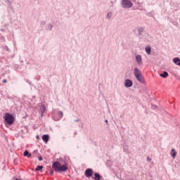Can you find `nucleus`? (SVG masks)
Instances as JSON below:
<instances>
[{"instance_id":"8","label":"nucleus","mask_w":180,"mask_h":180,"mask_svg":"<svg viewBox=\"0 0 180 180\" xmlns=\"http://www.w3.org/2000/svg\"><path fill=\"white\" fill-rule=\"evenodd\" d=\"M42 140L44 143H49V140H50V136L47 134L42 136Z\"/></svg>"},{"instance_id":"32","label":"nucleus","mask_w":180,"mask_h":180,"mask_svg":"<svg viewBox=\"0 0 180 180\" xmlns=\"http://www.w3.org/2000/svg\"><path fill=\"white\" fill-rule=\"evenodd\" d=\"M51 27H52L51 26Z\"/></svg>"},{"instance_id":"19","label":"nucleus","mask_w":180,"mask_h":180,"mask_svg":"<svg viewBox=\"0 0 180 180\" xmlns=\"http://www.w3.org/2000/svg\"><path fill=\"white\" fill-rule=\"evenodd\" d=\"M107 18H108V19H110V18H112V13H108L107 14Z\"/></svg>"},{"instance_id":"5","label":"nucleus","mask_w":180,"mask_h":180,"mask_svg":"<svg viewBox=\"0 0 180 180\" xmlns=\"http://www.w3.org/2000/svg\"><path fill=\"white\" fill-rule=\"evenodd\" d=\"M124 86L125 88H131V86H133V82L129 79H126Z\"/></svg>"},{"instance_id":"26","label":"nucleus","mask_w":180,"mask_h":180,"mask_svg":"<svg viewBox=\"0 0 180 180\" xmlns=\"http://www.w3.org/2000/svg\"><path fill=\"white\" fill-rule=\"evenodd\" d=\"M75 122H79V120H76Z\"/></svg>"},{"instance_id":"18","label":"nucleus","mask_w":180,"mask_h":180,"mask_svg":"<svg viewBox=\"0 0 180 180\" xmlns=\"http://www.w3.org/2000/svg\"><path fill=\"white\" fill-rule=\"evenodd\" d=\"M58 115L59 119H61V117H63V112L61 111H59Z\"/></svg>"},{"instance_id":"7","label":"nucleus","mask_w":180,"mask_h":180,"mask_svg":"<svg viewBox=\"0 0 180 180\" xmlns=\"http://www.w3.org/2000/svg\"><path fill=\"white\" fill-rule=\"evenodd\" d=\"M136 60L139 65H141L143 64V59L141 58V55H137L136 56Z\"/></svg>"},{"instance_id":"24","label":"nucleus","mask_w":180,"mask_h":180,"mask_svg":"<svg viewBox=\"0 0 180 180\" xmlns=\"http://www.w3.org/2000/svg\"><path fill=\"white\" fill-rule=\"evenodd\" d=\"M147 160L148 161H151V159L149 157L147 158Z\"/></svg>"},{"instance_id":"3","label":"nucleus","mask_w":180,"mask_h":180,"mask_svg":"<svg viewBox=\"0 0 180 180\" xmlns=\"http://www.w3.org/2000/svg\"><path fill=\"white\" fill-rule=\"evenodd\" d=\"M4 119L6 124H9V126H12L15 123V117L9 112L5 113Z\"/></svg>"},{"instance_id":"21","label":"nucleus","mask_w":180,"mask_h":180,"mask_svg":"<svg viewBox=\"0 0 180 180\" xmlns=\"http://www.w3.org/2000/svg\"><path fill=\"white\" fill-rule=\"evenodd\" d=\"M6 82H8V80H6V79L3 80V84H6Z\"/></svg>"},{"instance_id":"14","label":"nucleus","mask_w":180,"mask_h":180,"mask_svg":"<svg viewBox=\"0 0 180 180\" xmlns=\"http://www.w3.org/2000/svg\"><path fill=\"white\" fill-rule=\"evenodd\" d=\"M146 53H147L148 55L151 54V46H148L145 48Z\"/></svg>"},{"instance_id":"12","label":"nucleus","mask_w":180,"mask_h":180,"mask_svg":"<svg viewBox=\"0 0 180 180\" xmlns=\"http://www.w3.org/2000/svg\"><path fill=\"white\" fill-rule=\"evenodd\" d=\"M173 62L174 63V64H176V65H180V59L179 58H174L173 59Z\"/></svg>"},{"instance_id":"9","label":"nucleus","mask_w":180,"mask_h":180,"mask_svg":"<svg viewBox=\"0 0 180 180\" xmlns=\"http://www.w3.org/2000/svg\"><path fill=\"white\" fill-rule=\"evenodd\" d=\"M46 105H42L39 109V112H40L41 116H43V113H44L46 112Z\"/></svg>"},{"instance_id":"1","label":"nucleus","mask_w":180,"mask_h":180,"mask_svg":"<svg viewBox=\"0 0 180 180\" xmlns=\"http://www.w3.org/2000/svg\"><path fill=\"white\" fill-rule=\"evenodd\" d=\"M52 168L54 169L56 172H65V171L68 169V165L65 164L63 165H61V163H60V162L56 161L53 163Z\"/></svg>"},{"instance_id":"6","label":"nucleus","mask_w":180,"mask_h":180,"mask_svg":"<svg viewBox=\"0 0 180 180\" xmlns=\"http://www.w3.org/2000/svg\"><path fill=\"white\" fill-rule=\"evenodd\" d=\"M94 172L92 169H87L85 171V176H86V178H91V176H92Z\"/></svg>"},{"instance_id":"13","label":"nucleus","mask_w":180,"mask_h":180,"mask_svg":"<svg viewBox=\"0 0 180 180\" xmlns=\"http://www.w3.org/2000/svg\"><path fill=\"white\" fill-rule=\"evenodd\" d=\"M94 179L95 180H101L102 179V176H101V174H99V173H95L94 174Z\"/></svg>"},{"instance_id":"2","label":"nucleus","mask_w":180,"mask_h":180,"mask_svg":"<svg viewBox=\"0 0 180 180\" xmlns=\"http://www.w3.org/2000/svg\"><path fill=\"white\" fill-rule=\"evenodd\" d=\"M134 75L136 79H137V81H139V82H140L141 84H145L146 83V80L144 79V77H143V73H141V71H140L139 70V68H135L134 69Z\"/></svg>"},{"instance_id":"16","label":"nucleus","mask_w":180,"mask_h":180,"mask_svg":"<svg viewBox=\"0 0 180 180\" xmlns=\"http://www.w3.org/2000/svg\"><path fill=\"white\" fill-rule=\"evenodd\" d=\"M143 32H144V28L143 27H141L138 30V32L139 34L141 35V33H143Z\"/></svg>"},{"instance_id":"4","label":"nucleus","mask_w":180,"mask_h":180,"mask_svg":"<svg viewBox=\"0 0 180 180\" xmlns=\"http://www.w3.org/2000/svg\"><path fill=\"white\" fill-rule=\"evenodd\" d=\"M121 6L124 9H129L133 6V4L129 0H122Z\"/></svg>"},{"instance_id":"30","label":"nucleus","mask_w":180,"mask_h":180,"mask_svg":"<svg viewBox=\"0 0 180 180\" xmlns=\"http://www.w3.org/2000/svg\"><path fill=\"white\" fill-rule=\"evenodd\" d=\"M14 164H18V163H16V161L14 162Z\"/></svg>"},{"instance_id":"31","label":"nucleus","mask_w":180,"mask_h":180,"mask_svg":"<svg viewBox=\"0 0 180 180\" xmlns=\"http://www.w3.org/2000/svg\"><path fill=\"white\" fill-rule=\"evenodd\" d=\"M44 24H45L46 22H43Z\"/></svg>"},{"instance_id":"29","label":"nucleus","mask_w":180,"mask_h":180,"mask_svg":"<svg viewBox=\"0 0 180 180\" xmlns=\"http://www.w3.org/2000/svg\"><path fill=\"white\" fill-rule=\"evenodd\" d=\"M15 161H16V159L14 160V162H15Z\"/></svg>"},{"instance_id":"20","label":"nucleus","mask_w":180,"mask_h":180,"mask_svg":"<svg viewBox=\"0 0 180 180\" xmlns=\"http://www.w3.org/2000/svg\"><path fill=\"white\" fill-rule=\"evenodd\" d=\"M152 109H157V105H152Z\"/></svg>"},{"instance_id":"28","label":"nucleus","mask_w":180,"mask_h":180,"mask_svg":"<svg viewBox=\"0 0 180 180\" xmlns=\"http://www.w3.org/2000/svg\"><path fill=\"white\" fill-rule=\"evenodd\" d=\"M14 180H19V179H15Z\"/></svg>"},{"instance_id":"10","label":"nucleus","mask_w":180,"mask_h":180,"mask_svg":"<svg viewBox=\"0 0 180 180\" xmlns=\"http://www.w3.org/2000/svg\"><path fill=\"white\" fill-rule=\"evenodd\" d=\"M170 154H171V156L172 157V158H175V157H176V150H175V149H172V150H171V153H170Z\"/></svg>"},{"instance_id":"17","label":"nucleus","mask_w":180,"mask_h":180,"mask_svg":"<svg viewBox=\"0 0 180 180\" xmlns=\"http://www.w3.org/2000/svg\"><path fill=\"white\" fill-rule=\"evenodd\" d=\"M43 169V166H37L35 171H41Z\"/></svg>"},{"instance_id":"25","label":"nucleus","mask_w":180,"mask_h":180,"mask_svg":"<svg viewBox=\"0 0 180 180\" xmlns=\"http://www.w3.org/2000/svg\"><path fill=\"white\" fill-rule=\"evenodd\" d=\"M37 139L38 140L40 139V137H39V135L37 136Z\"/></svg>"},{"instance_id":"27","label":"nucleus","mask_w":180,"mask_h":180,"mask_svg":"<svg viewBox=\"0 0 180 180\" xmlns=\"http://www.w3.org/2000/svg\"><path fill=\"white\" fill-rule=\"evenodd\" d=\"M105 123H108V120H105Z\"/></svg>"},{"instance_id":"23","label":"nucleus","mask_w":180,"mask_h":180,"mask_svg":"<svg viewBox=\"0 0 180 180\" xmlns=\"http://www.w3.org/2000/svg\"><path fill=\"white\" fill-rule=\"evenodd\" d=\"M54 174V172L53 171H51L50 172V175H53Z\"/></svg>"},{"instance_id":"11","label":"nucleus","mask_w":180,"mask_h":180,"mask_svg":"<svg viewBox=\"0 0 180 180\" xmlns=\"http://www.w3.org/2000/svg\"><path fill=\"white\" fill-rule=\"evenodd\" d=\"M24 157H27V158H30L32 157V153H30L28 150H25L23 153Z\"/></svg>"},{"instance_id":"22","label":"nucleus","mask_w":180,"mask_h":180,"mask_svg":"<svg viewBox=\"0 0 180 180\" xmlns=\"http://www.w3.org/2000/svg\"><path fill=\"white\" fill-rule=\"evenodd\" d=\"M39 161H43V158H41V156L39 157Z\"/></svg>"},{"instance_id":"15","label":"nucleus","mask_w":180,"mask_h":180,"mask_svg":"<svg viewBox=\"0 0 180 180\" xmlns=\"http://www.w3.org/2000/svg\"><path fill=\"white\" fill-rule=\"evenodd\" d=\"M160 76L162 77V78H167V77H168V72L165 71L163 73H161Z\"/></svg>"}]
</instances>
